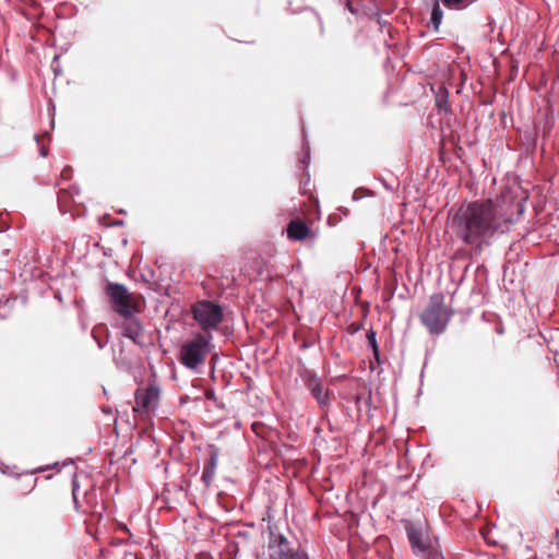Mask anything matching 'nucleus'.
I'll use <instances>...</instances> for the list:
<instances>
[{"instance_id": "obj_1", "label": "nucleus", "mask_w": 559, "mask_h": 559, "mask_svg": "<svg viewBox=\"0 0 559 559\" xmlns=\"http://www.w3.org/2000/svg\"><path fill=\"white\" fill-rule=\"evenodd\" d=\"M524 202L503 192L495 200L462 204L451 216V228L457 239L479 254L519 221Z\"/></svg>"}, {"instance_id": "obj_2", "label": "nucleus", "mask_w": 559, "mask_h": 559, "mask_svg": "<svg viewBox=\"0 0 559 559\" xmlns=\"http://www.w3.org/2000/svg\"><path fill=\"white\" fill-rule=\"evenodd\" d=\"M452 314L453 311L444 305V296L437 293L430 296L419 319L431 335H440L445 331Z\"/></svg>"}, {"instance_id": "obj_3", "label": "nucleus", "mask_w": 559, "mask_h": 559, "mask_svg": "<svg viewBox=\"0 0 559 559\" xmlns=\"http://www.w3.org/2000/svg\"><path fill=\"white\" fill-rule=\"evenodd\" d=\"M211 335L201 333L187 340L180 347L179 361L186 368L197 370L204 365L206 356L211 352Z\"/></svg>"}, {"instance_id": "obj_4", "label": "nucleus", "mask_w": 559, "mask_h": 559, "mask_svg": "<svg viewBox=\"0 0 559 559\" xmlns=\"http://www.w3.org/2000/svg\"><path fill=\"white\" fill-rule=\"evenodd\" d=\"M266 559H311L307 550L280 533L270 532Z\"/></svg>"}, {"instance_id": "obj_5", "label": "nucleus", "mask_w": 559, "mask_h": 559, "mask_svg": "<svg viewBox=\"0 0 559 559\" xmlns=\"http://www.w3.org/2000/svg\"><path fill=\"white\" fill-rule=\"evenodd\" d=\"M105 295L111 309L124 319L133 317L139 311L132 294L123 284L108 282L105 287Z\"/></svg>"}, {"instance_id": "obj_6", "label": "nucleus", "mask_w": 559, "mask_h": 559, "mask_svg": "<svg viewBox=\"0 0 559 559\" xmlns=\"http://www.w3.org/2000/svg\"><path fill=\"white\" fill-rule=\"evenodd\" d=\"M192 314L204 331L216 329L224 318L222 307L210 300L197 301L192 306Z\"/></svg>"}, {"instance_id": "obj_7", "label": "nucleus", "mask_w": 559, "mask_h": 559, "mask_svg": "<svg viewBox=\"0 0 559 559\" xmlns=\"http://www.w3.org/2000/svg\"><path fill=\"white\" fill-rule=\"evenodd\" d=\"M160 389L156 384H148L145 388L136 389L134 393L135 406L133 411L140 414L154 412L158 406Z\"/></svg>"}, {"instance_id": "obj_8", "label": "nucleus", "mask_w": 559, "mask_h": 559, "mask_svg": "<svg viewBox=\"0 0 559 559\" xmlns=\"http://www.w3.org/2000/svg\"><path fill=\"white\" fill-rule=\"evenodd\" d=\"M79 484L74 478L72 480V498L78 511H82L83 513H92L100 515L104 507L98 502L97 492L95 489L86 490L84 493V502L86 507H83L78 499Z\"/></svg>"}, {"instance_id": "obj_9", "label": "nucleus", "mask_w": 559, "mask_h": 559, "mask_svg": "<svg viewBox=\"0 0 559 559\" xmlns=\"http://www.w3.org/2000/svg\"><path fill=\"white\" fill-rule=\"evenodd\" d=\"M408 542L412 546L413 552L420 557L424 552L431 547L428 543H426L423 538V533L419 530L412 528L407 531Z\"/></svg>"}, {"instance_id": "obj_10", "label": "nucleus", "mask_w": 559, "mask_h": 559, "mask_svg": "<svg viewBox=\"0 0 559 559\" xmlns=\"http://www.w3.org/2000/svg\"><path fill=\"white\" fill-rule=\"evenodd\" d=\"M310 233L309 227L301 219H292L287 226V237L290 240H304Z\"/></svg>"}, {"instance_id": "obj_11", "label": "nucleus", "mask_w": 559, "mask_h": 559, "mask_svg": "<svg viewBox=\"0 0 559 559\" xmlns=\"http://www.w3.org/2000/svg\"><path fill=\"white\" fill-rule=\"evenodd\" d=\"M121 333L124 337L130 338L134 344H139V336L142 333V324L133 317L129 318L127 322L121 325Z\"/></svg>"}, {"instance_id": "obj_12", "label": "nucleus", "mask_w": 559, "mask_h": 559, "mask_svg": "<svg viewBox=\"0 0 559 559\" xmlns=\"http://www.w3.org/2000/svg\"><path fill=\"white\" fill-rule=\"evenodd\" d=\"M217 463H218L217 453H215V452L211 453L210 457L206 460V462L204 464L202 477H201L202 481L204 483L206 488L210 487L213 481V478L215 476L216 468H217Z\"/></svg>"}, {"instance_id": "obj_13", "label": "nucleus", "mask_w": 559, "mask_h": 559, "mask_svg": "<svg viewBox=\"0 0 559 559\" xmlns=\"http://www.w3.org/2000/svg\"><path fill=\"white\" fill-rule=\"evenodd\" d=\"M310 390L318 404L323 407L330 402L329 393L323 389L322 384L318 381L310 383Z\"/></svg>"}, {"instance_id": "obj_14", "label": "nucleus", "mask_w": 559, "mask_h": 559, "mask_svg": "<svg viewBox=\"0 0 559 559\" xmlns=\"http://www.w3.org/2000/svg\"><path fill=\"white\" fill-rule=\"evenodd\" d=\"M478 0H442L443 5L449 10H465Z\"/></svg>"}, {"instance_id": "obj_15", "label": "nucleus", "mask_w": 559, "mask_h": 559, "mask_svg": "<svg viewBox=\"0 0 559 559\" xmlns=\"http://www.w3.org/2000/svg\"><path fill=\"white\" fill-rule=\"evenodd\" d=\"M448 97L449 92L445 88H440L436 96V104L440 109L448 111Z\"/></svg>"}, {"instance_id": "obj_16", "label": "nucleus", "mask_w": 559, "mask_h": 559, "mask_svg": "<svg viewBox=\"0 0 559 559\" xmlns=\"http://www.w3.org/2000/svg\"><path fill=\"white\" fill-rule=\"evenodd\" d=\"M302 135H304L302 155L299 158V162L301 164H304V165H307L309 163V159H310V147H309V144L306 141V134H305V130L304 129H302Z\"/></svg>"}, {"instance_id": "obj_17", "label": "nucleus", "mask_w": 559, "mask_h": 559, "mask_svg": "<svg viewBox=\"0 0 559 559\" xmlns=\"http://www.w3.org/2000/svg\"><path fill=\"white\" fill-rule=\"evenodd\" d=\"M376 336H377V334H376V332L372 329L367 332L368 344L372 348L373 354L376 356H378L379 355V348H378L377 337Z\"/></svg>"}, {"instance_id": "obj_18", "label": "nucleus", "mask_w": 559, "mask_h": 559, "mask_svg": "<svg viewBox=\"0 0 559 559\" xmlns=\"http://www.w3.org/2000/svg\"><path fill=\"white\" fill-rule=\"evenodd\" d=\"M420 558L424 559H443L442 555L435 549L433 547H430L427 552H424V555L420 556Z\"/></svg>"}, {"instance_id": "obj_19", "label": "nucleus", "mask_w": 559, "mask_h": 559, "mask_svg": "<svg viewBox=\"0 0 559 559\" xmlns=\"http://www.w3.org/2000/svg\"><path fill=\"white\" fill-rule=\"evenodd\" d=\"M367 16L369 17H372L374 16L376 17V21L380 27V29H383V27H385L389 23L382 19L381 14L379 11L374 12V13H371V14H368V13H365Z\"/></svg>"}, {"instance_id": "obj_20", "label": "nucleus", "mask_w": 559, "mask_h": 559, "mask_svg": "<svg viewBox=\"0 0 559 559\" xmlns=\"http://www.w3.org/2000/svg\"><path fill=\"white\" fill-rule=\"evenodd\" d=\"M72 177V168L70 166H66L61 171V179L69 180Z\"/></svg>"}, {"instance_id": "obj_21", "label": "nucleus", "mask_w": 559, "mask_h": 559, "mask_svg": "<svg viewBox=\"0 0 559 559\" xmlns=\"http://www.w3.org/2000/svg\"><path fill=\"white\" fill-rule=\"evenodd\" d=\"M35 140H36L37 144L40 146L39 147V155L41 157H46L48 155V148L40 144L38 135H35Z\"/></svg>"}, {"instance_id": "obj_22", "label": "nucleus", "mask_w": 559, "mask_h": 559, "mask_svg": "<svg viewBox=\"0 0 559 559\" xmlns=\"http://www.w3.org/2000/svg\"><path fill=\"white\" fill-rule=\"evenodd\" d=\"M353 15H360V10L354 5V3L352 2L350 4H348L347 7H345Z\"/></svg>"}, {"instance_id": "obj_23", "label": "nucleus", "mask_w": 559, "mask_h": 559, "mask_svg": "<svg viewBox=\"0 0 559 559\" xmlns=\"http://www.w3.org/2000/svg\"><path fill=\"white\" fill-rule=\"evenodd\" d=\"M93 337L95 338L97 345L99 348H104V346L106 345L107 343V340H100L98 338L96 335H95V332H93Z\"/></svg>"}, {"instance_id": "obj_24", "label": "nucleus", "mask_w": 559, "mask_h": 559, "mask_svg": "<svg viewBox=\"0 0 559 559\" xmlns=\"http://www.w3.org/2000/svg\"><path fill=\"white\" fill-rule=\"evenodd\" d=\"M8 223L3 219L2 215H0V233L7 230Z\"/></svg>"}, {"instance_id": "obj_25", "label": "nucleus", "mask_w": 559, "mask_h": 559, "mask_svg": "<svg viewBox=\"0 0 559 559\" xmlns=\"http://www.w3.org/2000/svg\"><path fill=\"white\" fill-rule=\"evenodd\" d=\"M118 527H119L120 531L130 534V530H129V527L124 523H119Z\"/></svg>"}, {"instance_id": "obj_26", "label": "nucleus", "mask_w": 559, "mask_h": 559, "mask_svg": "<svg viewBox=\"0 0 559 559\" xmlns=\"http://www.w3.org/2000/svg\"><path fill=\"white\" fill-rule=\"evenodd\" d=\"M338 2L341 4H343L344 7H347L348 4H350L353 2V0H338Z\"/></svg>"}]
</instances>
